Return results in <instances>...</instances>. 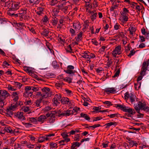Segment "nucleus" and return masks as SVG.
Instances as JSON below:
<instances>
[{
    "mask_svg": "<svg viewBox=\"0 0 149 149\" xmlns=\"http://www.w3.org/2000/svg\"><path fill=\"white\" fill-rule=\"evenodd\" d=\"M134 108L136 111L139 113L137 116L139 118H143L144 114L140 113V110H142L149 113V107L146 105L145 102L142 103L139 102L137 104H134Z\"/></svg>",
    "mask_w": 149,
    "mask_h": 149,
    "instance_id": "f257e3e1",
    "label": "nucleus"
},
{
    "mask_svg": "<svg viewBox=\"0 0 149 149\" xmlns=\"http://www.w3.org/2000/svg\"><path fill=\"white\" fill-rule=\"evenodd\" d=\"M61 102L63 104H67L70 106H71L72 105L71 101L67 97H61Z\"/></svg>",
    "mask_w": 149,
    "mask_h": 149,
    "instance_id": "2eb2a0df",
    "label": "nucleus"
},
{
    "mask_svg": "<svg viewBox=\"0 0 149 149\" xmlns=\"http://www.w3.org/2000/svg\"><path fill=\"white\" fill-rule=\"evenodd\" d=\"M42 99L40 98L36 100L35 102L36 104V106L37 107H39L41 106L40 104L42 102Z\"/></svg>",
    "mask_w": 149,
    "mask_h": 149,
    "instance_id": "4c0bfd02",
    "label": "nucleus"
},
{
    "mask_svg": "<svg viewBox=\"0 0 149 149\" xmlns=\"http://www.w3.org/2000/svg\"><path fill=\"white\" fill-rule=\"evenodd\" d=\"M3 129L5 131L8 133H10L11 134L14 133V131L10 128V127L8 125H7L4 127Z\"/></svg>",
    "mask_w": 149,
    "mask_h": 149,
    "instance_id": "5701e85b",
    "label": "nucleus"
},
{
    "mask_svg": "<svg viewBox=\"0 0 149 149\" xmlns=\"http://www.w3.org/2000/svg\"><path fill=\"white\" fill-rule=\"evenodd\" d=\"M55 134L54 133H51L45 135L46 141H50L51 139V137L54 136Z\"/></svg>",
    "mask_w": 149,
    "mask_h": 149,
    "instance_id": "bb28decb",
    "label": "nucleus"
},
{
    "mask_svg": "<svg viewBox=\"0 0 149 149\" xmlns=\"http://www.w3.org/2000/svg\"><path fill=\"white\" fill-rule=\"evenodd\" d=\"M128 30L130 32V34L133 36V34L135 33L136 31L135 28L133 26H130Z\"/></svg>",
    "mask_w": 149,
    "mask_h": 149,
    "instance_id": "473e14b6",
    "label": "nucleus"
},
{
    "mask_svg": "<svg viewBox=\"0 0 149 149\" xmlns=\"http://www.w3.org/2000/svg\"><path fill=\"white\" fill-rule=\"evenodd\" d=\"M90 53L88 51L84 52L83 53L81 54V56L84 58H87L88 55Z\"/></svg>",
    "mask_w": 149,
    "mask_h": 149,
    "instance_id": "ea45409f",
    "label": "nucleus"
},
{
    "mask_svg": "<svg viewBox=\"0 0 149 149\" xmlns=\"http://www.w3.org/2000/svg\"><path fill=\"white\" fill-rule=\"evenodd\" d=\"M122 17V21L124 22H126L128 21V18L126 15H121Z\"/></svg>",
    "mask_w": 149,
    "mask_h": 149,
    "instance_id": "09e8293b",
    "label": "nucleus"
},
{
    "mask_svg": "<svg viewBox=\"0 0 149 149\" xmlns=\"http://www.w3.org/2000/svg\"><path fill=\"white\" fill-rule=\"evenodd\" d=\"M73 27L76 30H79L81 28V25L79 21H76L73 23Z\"/></svg>",
    "mask_w": 149,
    "mask_h": 149,
    "instance_id": "a211bd4d",
    "label": "nucleus"
},
{
    "mask_svg": "<svg viewBox=\"0 0 149 149\" xmlns=\"http://www.w3.org/2000/svg\"><path fill=\"white\" fill-rule=\"evenodd\" d=\"M32 86H27L25 88L24 90L25 91H31L32 89Z\"/></svg>",
    "mask_w": 149,
    "mask_h": 149,
    "instance_id": "774afa93",
    "label": "nucleus"
},
{
    "mask_svg": "<svg viewBox=\"0 0 149 149\" xmlns=\"http://www.w3.org/2000/svg\"><path fill=\"white\" fill-rule=\"evenodd\" d=\"M72 79L70 77H67L65 78V79H64V80L69 83H72Z\"/></svg>",
    "mask_w": 149,
    "mask_h": 149,
    "instance_id": "13d9d810",
    "label": "nucleus"
},
{
    "mask_svg": "<svg viewBox=\"0 0 149 149\" xmlns=\"http://www.w3.org/2000/svg\"><path fill=\"white\" fill-rule=\"evenodd\" d=\"M36 95L38 96H41L42 98H45L47 97L46 95L43 94H42L40 92H37Z\"/></svg>",
    "mask_w": 149,
    "mask_h": 149,
    "instance_id": "0e129e2a",
    "label": "nucleus"
},
{
    "mask_svg": "<svg viewBox=\"0 0 149 149\" xmlns=\"http://www.w3.org/2000/svg\"><path fill=\"white\" fill-rule=\"evenodd\" d=\"M12 96L14 97L13 100L15 102L17 101L19 99L18 94L16 92H13Z\"/></svg>",
    "mask_w": 149,
    "mask_h": 149,
    "instance_id": "2f4dec72",
    "label": "nucleus"
},
{
    "mask_svg": "<svg viewBox=\"0 0 149 149\" xmlns=\"http://www.w3.org/2000/svg\"><path fill=\"white\" fill-rule=\"evenodd\" d=\"M135 53V51L134 49H132L130 51V53L128 55V56L131 57Z\"/></svg>",
    "mask_w": 149,
    "mask_h": 149,
    "instance_id": "052dcab7",
    "label": "nucleus"
},
{
    "mask_svg": "<svg viewBox=\"0 0 149 149\" xmlns=\"http://www.w3.org/2000/svg\"><path fill=\"white\" fill-rule=\"evenodd\" d=\"M129 144L130 146L132 147H133L134 146H135L137 147L138 144L136 142L132 140L130 141L129 143Z\"/></svg>",
    "mask_w": 149,
    "mask_h": 149,
    "instance_id": "79ce46f5",
    "label": "nucleus"
},
{
    "mask_svg": "<svg viewBox=\"0 0 149 149\" xmlns=\"http://www.w3.org/2000/svg\"><path fill=\"white\" fill-rule=\"evenodd\" d=\"M83 32L82 31L80 32L77 35V37H76L75 38L77 42L81 41L82 38V35Z\"/></svg>",
    "mask_w": 149,
    "mask_h": 149,
    "instance_id": "393cba45",
    "label": "nucleus"
},
{
    "mask_svg": "<svg viewBox=\"0 0 149 149\" xmlns=\"http://www.w3.org/2000/svg\"><path fill=\"white\" fill-rule=\"evenodd\" d=\"M115 107L116 108H118L120 109L121 110H122L124 111L126 106L124 105H121L120 104H115Z\"/></svg>",
    "mask_w": 149,
    "mask_h": 149,
    "instance_id": "a878e982",
    "label": "nucleus"
},
{
    "mask_svg": "<svg viewBox=\"0 0 149 149\" xmlns=\"http://www.w3.org/2000/svg\"><path fill=\"white\" fill-rule=\"evenodd\" d=\"M23 115V113L22 112H17L16 114V116L19 119L23 120L24 118Z\"/></svg>",
    "mask_w": 149,
    "mask_h": 149,
    "instance_id": "c85d7f7f",
    "label": "nucleus"
},
{
    "mask_svg": "<svg viewBox=\"0 0 149 149\" xmlns=\"http://www.w3.org/2000/svg\"><path fill=\"white\" fill-rule=\"evenodd\" d=\"M20 6L19 3L13 2L11 3L7 12V14L12 17H13L16 13V11Z\"/></svg>",
    "mask_w": 149,
    "mask_h": 149,
    "instance_id": "7ed1b4c3",
    "label": "nucleus"
},
{
    "mask_svg": "<svg viewBox=\"0 0 149 149\" xmlns=\"http://www.w3.org/2000/svg\"><path fill=\"white\" fill-rule=\"evenodd\" d=\"M58 22V20L57 18L55 17L52 20V24L53 25H56L57 24Z\"/></svg>",
    "mask_w": 149,
    "mask_h": 149,
    "instance_id": "864d4df0",
    "label": "nucleus"
},
{
    "mask_svg": "<svg viewBox=\"0 0 149 149\" xmlns=\"http://www.w3.org/2000/svg\"><path fill=\"white\" fill-rule=\"evenodd\" d=\"M10 95L5 90H0V107L3 108L4 106L5 100Z\"/></svg>",
    "mask_w": 149,
    "mask_h": 149,
    "instance_id": "39448f33",
    "label": "nucleus"
},
{
    "mask_svg": "<svg viewBox=\"0 0 149 149\" xmlns=\"http://www.w3.org/2000/svg\"><path fill=\"white\" fill-rule=\"evenodd\" d=\"M45 138V136L39 137L38 139V142L41 143L44 142V141H46Z\"/></svg>",
    "mask_w": 149,
    "mask_h": 149,
    "instance_id": "49530a36",
    "label": "nucleus"
},
{
    "mask_svg": "<svg viewBox=\"0 0 149 149\" xmlns=\"http://www.w3.org/2000/svg\"><path fill=\"white\" fill-rule=\"evenodd\" d=\"M123 11L121 13V15H126L129 13V11L125 8H123Z\"/></svg>",
    "mask_w": 149,
    "mask_h": 149,
    "instance_id": "37998d69",
    "label": "nucleus"
},
{
    "mask_svg": "<svg viewBox=\"0 0 149 149\" xmlns=\"http://www.w3.org/2000/svg\"><path fill=\"white\" fill-rule=\"evenodd\" d=\"M120 26L118 23H116L114 26V28L115 30H118L120 29Z\"/></svg>",
    "mask_w": 149,
    "mask_h": 149,
    "instance_id": "e2e57ef3",
    "label": "nucleus"
},
{
    "mask_svg": "<svg viewBox=\"0 0 149 149\" xmlns=\"http://www.w3.org/2000/svg\"><path fill=\"white\" fill-rule=\"evenodd\" d=\"M125 98L126 99H129L131 103H132L134 102L135 100V96L132 93H129L128 92H126L125 94Z\"/></svg>",
    "mask_w": 149,
    "mask_h": 149,
    "instance_id": "9b49d317",
    "label": "nucleus"
},
{
    "mask_svg": "<svg viewBox=\"0 0 149 149\" xmlns=\"http://www.w3.org/2000/svg\"><path fill=\"white\" fill-rule=\"evenodd\" d=\"M69 6H70L69 5L66 6L64 8H62L61 10L64 13L66 14L69 12L68 8Z\"/></svg>",
    "mask_w": 149,
    "mask_h": 149,
    "instance_id": "58836bf2",
    "label": "nucleus"
},
{
    "mask_svg": "<svg viewBox=\"0 0 149 149\" xmlns=\"http://www.w3.org/2000/svg\"><path fill=\"white\" fill-rule=\"evenodd\" d=\"M23 96L25 97H31V96L29 93V91H25V92H24V93Z\"/></svg>",
    "mask_w": 149,
    "mask_h": 149,
    "instance_id": "603ef678",
    "label": "nucleus"
},
{
    "mask_svg": "<svg viewBox=\"0 0 149 149\" xmlns=\"http://www.w3.org/2000/svg\"><path fill=\"white\" fill-rule=\"evenodd\" d=\"M17 106L16 103H13L9 106L6 109V114L9 116H11L13 115V112L12 111H14L17 109Z\"/></svg>",
    "mask_w": 149,
    "mask_h": 149,
    "instance_id": "0eeeda50",
    "label": "nucleus"
},
{
    "mask_svg": "<svg viewBox=\"0 0 149 149\" xmlns=\"http://www.w3.org/2000/svg\"><path fill=\"white\" fill-rule=\"evenodd\" d=\"M120 72V68L118 69V70L116 71V72L115 73L113 77V78H115L116 77H118L119 76V74Z\"/></svg>",
    "mask_w": 149,
    "mask_h": 149,
    "instance_id": "4d7b16f0",
    "label": "nucleus"
},
{
    "mask_svg": "<svg viewBox=\"0 0 149 149\" xmlns=\"http://www.w3.org/2000/svg\"><path fill=\"white\" fill-rule=\"evenodd\" d=\"M64 85V84L63 82L57 83L55 84V86L58 88L61 87L63 85Z\"/></svg>",
    "mask_w": 149,
    "mask_h": 149,
    "instance_id": "5fc2aeb1",
    "label": "nucleus"
},
{
    "mask_svg": "<svg viewBox=\"0 0 149 149\" xmlns=\"http://www.w3.org/2000/svg\"><path fill=\"white\" fill-rule=\"evenodd\" d=\"M147 70L149 71V58L147 61H144L142 63L140 73L141 75L138 77L136 79L137 82H140L139 81L142 80L143 77L145 75Z\"/></svg>",
    "mask_w": 149,
    "mask_h": 149,
    "instance_id": "20e7f679",
    "label": "nucleus"
},
{
    "mask_svg": "<svg viewBox=\"0 0 149 149\" xmlns=\"http://www.w3.org/2000/svg\"><path fill=\"white\" fill-rule=\"evenodd\" d=\"M106 48V47L104 46H103L100 49L99 52L100 53H103Z\"/></svg>",
    "mask_w": 149,
    "mask_h": 149,
    "instance_id": "bf43d9fd",
    "label": "nucleus"
},
{
    "mask_svg": "<svg viewBox=\"0 0 149 149\" xmlns=\"http://www.w3.org/2000/svg\"><path fill=\"white\" fill-rule=\"evenodd\" d=\"M41 34L43 36L48 38H49L50 40H52L53 38V37L52 36L53 34L52 33L49 31L47 29H43L42 32Z\"/></svg>",
    "mask_w": 149,
    "mask_h": 149,
    "instance_id": "6e6552de",
    "label": "nucleus"
},
{
    "mask_svg": "<svg viewBox=\"0 0 149 149\" xmlns=\"http://www.w3.org/2000/svg\"><path fill=\"white\" fill-rule=\"evenodd\" d=\"M74 69V66L72 65H69L68 66L66 70H64V71L67 74L74 75V74L77 72L76 71L72 70Z\"/></svg>",
    "mask_w": 149,
    "mask_h": 149,
    "instance_id": "f8f14e48",
    "label": "nucleus"
},
{
    "mask_svg": "<svg viewBox=\"0 0 149 149\" xmlns=\"http://www.w3.org/2000/svg\"><path fill=\"white\" fill-rule=\"evenodd\" d=\"M58 40L60 42H65V40L63 39V36H58Z\"/></svg>",
    "mask_w": 149,
    "mask_h": 149,
    "instance_id": "8fccbe9b",
    "label": "nucleus"
},
{
    "mask_svg": "<svg viewBox=\"0 0 149 149\" xmlns=\"http://www.w3.org/2000/svg\"><path fill=\"white\" fill-rule=\"evenodd\" d=\"M70 33L72 36H74L75 35V31L72 28L70 29Z\"/></svg>",
    "mask_w": 149,
    "mask_h": 149,
    "instance_id": "680f3d73",
    "label": "nucleus"
},
{
    "mask_svg": "<svg viewBox=\"0 0 149 149\" xmlns=\"http://www.w3.org/2000/svg\"><path fill=\"white\" fill-rule=\"evenodd\" d=\"M80 110V108L77 107H75L72 109L70 108L68 110H64L63 112L58 113V116L59 117L63 116H68L72 115H76Z\"/></svg>",
    "mask_w": 149,
    "mask_h": 149,
    "instance_id": "f03ea898",
    "label": "nucleus"
},
{
    "mask_svg": "<svg viewBox=\"0 0 149 149\" xmlns=\"http://www.w3.org/2000/svg\"><path fill=\"white\" fill-rule=\"evenodd\" d=\"M40 0H29V3L32 5H36L39 4L40 2Z\"/></svg>",
    "mask_w": 149,
    "mask_h": 149,
    "instance_id": "f704fd0d",
    "label": "nucleus"
},
{
    "mask_svg": "<svg viewBox=\"0 0 149 149\" xmlns=\"http://www.w3.org/2000/svg\"><path fill=\"white\" fill-rule=\"evenodd\" d=\"M22 110L25 112H26L30 110V107L24 106Z\"/></svg>",
    "mask_w": 149,
    "mask_h": 149,
    "instance_id": "69168bd1",
    "label": "nucleus"
},
{
    "mask_svg": "<svg viewBox=\"0 0 149 149\" xmlns=\"http://www.w3.org/2000/svg\"><path fill=\"white\" fill-rule=\"evenodd\" d=\"M61 135L64 139L68 138L69 135L67 134L66 133L63 132L61 133Z\"/></svg>",
    "mask_w": 149,
    "mask_h": 149,
    "instance_id": "338daca9",
    "label": "nucleus"
},
{
    "mask_svg": "<svg viewBox=\"0 0 149 149\" xmlns=\"http://www.w3.org/2000/svg\"><path fill=\"white\" fill-rule=\"evenodd\" d=\"M101 108H100L98 107H93V109L94 110L92 112L93 113H97L98 112H99V111H100L99 110L101 109Z\"/></svg>",
    "mask_w": 149,
    "mask_h": 149,
    "instance_id": "a18cd8bd",
    "label": "nucleus"
},
{
    "mask_svg": "<svg viewBox=\"0 0 149 149\" xmlns=\"http://www.w3.org/2000/svg\"><path fill=\"white\" fill-rule=\"evenodd\" d=\"M125 108L124 111V112L128 113H129L132 114V115H134L136 113V112L134 109L130 108L128 107H126Z\"/></svg>",
    "mask_w": 149,
    "mask_h": 149,
    "instance_id": "f3484780",
    "label": "nucleus"
},
{
    "mask_svg": "<svg viewBox=\"0 0 149 149\" xmlns=\"http://www.w3.org/2000/svg\"><path fill=\"white\" fill-rule=\"evenodd\" d=\"M120 72V68L118 69V70L116 71V72L115 73L113 77V78H115L116 77H118L119 76V74Z\"/></svg>",
    "mask_w": 149,
    "mask_h": 149,
    "instance_id": "6e6d98bb",
    "label": "nucleus"
},
{
    "mask_svg": "<svg viewBox=\"0 0 149 149\" xmlns=\"http://www.w3.org/2000/svg\"><path fill=\"white\" fill-rule=\"evenodd\" d=\"M42 91L43 92H44L43 94H44L46 95V96H47L48 94V92L50 91V89L47 87H45L43 88L42 89Z\"/></svg>",
    "mask_w": 149,
    "mask_h": 149,
    "instance_id": "c756f323",
    "label": "nucleus"
},
{
    "mask_svg": "<svg viewBox=\"0 0 149 149\" xmlns=\"http://www.w3.org/2000/svg\"><path fill=\"white\" fill-rule=\"evenodd\" d=\"M117 123L116 122H111L109 123H106L105 124V125L106 126L105 127L106 128H109L112 125H114L115 126L117 125Z\"/></svg>",
    "mask_w": 149,
    "mask_h": 149,
    "instance_id": "7c9ffc66",
    "label": "nucleus"
},
{
    "mask_svg": "<svg viewBox=\"0 0 149 149\" xmlns=\"http://www.w3.org/2000/svg\"><path fill=\"white\" fill-rule=\"evenodd\" d=\"M65 50H66L67 53H71L72 52V49L71 45H69L65 48Z\"/></svg>",
    "mask_w": 149,
    "mask_h": 149,
    "instance_id": "e433bc0d",
    "label": "nucleus"
},
{
    "mask_svg": "<svg viewBox=\"0 0 149 149\" xmlns=\"http://www.w3.org/2000/svg\"><path fill=\"white\" fill-rule=\"evenodd\" d=\"M81 143L78 141H76L73 142L72 143V146L71 147V149H76L75 148V147H78L80 145Z\"/></svg>",
    "mask_w": 149,
    "mask_h": 149,
    "instance_id": "412c9836",
    "label": "nucleus"
},
{
    "mask_svg": "<svg viewBox=\"0 0 149 149\" xmlns=\"http://www.w3.org/2000/svg\"><path fill=\"white\" fill-rule=\"evenodd\" d=\"M48 120L50 124L53 123L55 121V116L54 114H51V116L48 119Z\"/></svg>",
    "mask_w": 149,
    "mask_h": 149,
    "instance_id": "4be33fe9",
    "label": "nucleus"
},
{
    "mask_svg": "<svg viewBox=\"0 0 149 149\" xmlns=\"http://www.w3.org/2000/svg\"><path fill=\"white\" fill-rule=\"evenodd\" d=\"M38 122L43 123L47 121V117L45 115H42L40 116L37 118Z\"/></svg>",
    "mask_w": 149,
    "mask_h": 149,
    "instance_id": "dca6fc26",
    "label": "nucleus"
},
{
    "mask_svg": "<svg viewBox=\"0 0 149 149\" xmlns=\"http://www.w3.org/2000/svg\"><path fill=\"white\" fill-rule=\"evenodd\" d=\"M92 6L88 5V8H86V11L91 15V19L93 21L96 19L97 13L95 10H92Z\"/></svg>",
    "mask_w": 149,
    "mask_h": 149,
    "instance_id": "423d86ee",
    "label": "nucleus"
},
{
    "mask_svg": "<svg viewBox=\"0 0 149 149\" xmlns=\"http://www.w3.org/2000/svg\"><path fill=\"white\" fill-rule=\"evenodd\" d=\"M104 91L107 94H114L117 92L116 88L114 87L106 88L104 90Z\"/></svg>",
    "mask_w": 149,
    "mask_h": 149,
    "instance_id": "4468645a",
    "label": "nucleus"
},
{
    "mask_svg": "<svg viewBox=\"0 0 149 149\" xmlns=\"http://www.w3.org/2000/svg\"><path fill=\"white\" fill-rule=\"evenodd\" d=\"M61 98V94H58L55 95L54 98L52 99L54 105L56 106L59 105Z\"/></svg>",
    "mask_w": 149,
    "mask_h": 149,
    "instance_id": "1a4fd4ad",
    "label": "nucleus"
},
{
    "mask_svg": "<svg viewBox=\"0 0 149 149\" xmlns=\"http://www.w3.org/2000/svg\"><path fill=\"white\" fill-rule=\"evenodd\" d=\"M80 117L84 118L86 120L88 121H90V118L87 114L82 113L80 114Z\"/></svg>",
    "mask_w": 149,
    "mask_h": 149,
    "instance_id": "b1692460",
    "label": "nucleus"
},
{
    "mask_svg": "<svg viewBox=\"0 0 149 149\" xmlns=\"http://www.w3.org/2000/svg\"><path fill=\"white\" fill-rule=\"evenodd\" d=\"M46 45L47 47L50 51V52L51 53H52L54 52L53 50L52 49V47L51 44L49 42H47L46 43Z\"/></svg>",
    "mask_w": 149,
    "mask_h": 149,
    "instance_id": "c03bdc74",
    "label": "nucleus"
},
{
    "mask_svg": "<svg viewBox=\"0 0 149 149\" xmlns=\"http://www.w3.org/2000/svg\"><path fill=\"white\" fill-rule=\"evenodd\" d=\"M61 0H60L59 1L60 3H59L57 6V7H58V9L60 10H61L65 6V5H66V4L67 3L69 2L68 1L66 2V1H63L61 2Z\"/></svg>",
    "mask_w": 149,
    "mask_h": 149,
    "instance_id": "6ab92c4d",
    "label": "nucleus"
},
{
    "mask_svg": "<svg viewBox=\"0 0 149 149\" xmlns=\"http://www.w3.org/2000/svg\"><path fill=\"white\" fill-rule=\"evenodd\" d=\"M52 65L53 67L55 68H58L59 67L58 64L57 63L56 60L54 61L52 63Z\"/></svg>",
    "mask_w": 149,
    "mask_h": 149,
    "instance_id": "3c124183",
    "label": "nucleus"
},
{
    "mask_svg": "<svg viewBox=\"0 0 149 149\" xmlns=\"http://www.w3.org/2000/svg\"><path fill=\"white\" fill-rule=\"evenodd\" d=\"M121 47L120 46H118L116 47L115 49L112 51V55L115 57H116L117 54L119 55L121 54Z\"/></svg>",
    "mask_w": 149,
    "mask_h": 149,
    "instance_id": "ddd939ff",
    "label": "nucleus"
},
{
    "mask_svg": "<svg viewBox=\"0 0 149 149\" xmlns=\"http://www.w3.org/2000/svg\"><path fill=\"white\" fill-rule=\"evenodd\" d=\"M29 121L31 123H34V124H36L38 123L37 118H34L32 117L29 118Z\"/></svg>",
    "mask_w": 149,
    "mask_h": 149,
    "instance_id": "c9c22d12",
    "label": "nucleus"
},
{
    "mask_svg": "<svg viewBox=\"0 0 149 149\" xmlns=\"http://www.w3.org/2000/svg\"><path fill=\"white\" fill-rule=\"evenodd\" d=\"M141 32L142 33L145 35L146 36V38L147 39H149V31L147 32L146 31L144 27H143L141 29Z\"/></svg>",
    "mask_w": 149,
    "mask_h": 149,
    "instance_id": "aec40b11",
    "label": "nucleus"
},
{
    "mask_svg": "<svg viewBox=\"0 0 149 149\" xmlns=\"http://www.w3.org/2000/svg\"><path fill=\"white\" fill-rule=\"evenodd\" d=\"M26 8H24L20 11V13H16L15 15L13 17L16 18L19 17L20 18V21H22L23 19V17H25V16L26 13Z\"/></svg>",
    "mask_w": 149,
    "mask_h": 149,
    "instance_id": "9d476101",
    "label": "nucleus"
},
{
    "mask_svg": "<svg viewBox=\"0 0 149 149\" xmlns=\"http://www.w3.org/2000/svg\"><path fill=\"white\" fill-rule=\"evenodd\" d=\"M141 82H138L134 84V88L136 90H139L141 86Z\"/></svg>",
    "mask_w": 149,
    "mask_h": 149,
    "instance_id": "a19ab883",
    "label": "nucleus"
},
{
    "mask_svg": "<svg viewBox=\"0 0 149 149\" xmlns=\"http://www.w3.org/2000/svg\"><path fill=\"white\" fill-rule=\"evenodd\" d=\"M43 10L44 9L42 8H38L37 11H36V13L38 16L42 15V14H43Z\"/></svg>",
    "mask_w": 149,
    "mask_h": 149,
    "instance_id": "cd10ccee",
    "label": "nucleus"
},
{
    "mask_svg": "<svg viewBox=\"0 0 149 149\" xmlns=\"http://www.w3.org/2000/svg\"><path fill=\"white\" fill-rule=\"evenodd\" d=\"M58 2V0H51L50 4L52 6H54L57 4Z\"/></svg>",
    "mask_w": 149,
    "mask_h": 149,
    "instance_id": "de8ad7c7",
    "label": "nucleus"
},
{
    "mask_svg": "<svg viewBox=\"0 0 149 149\" xmlns=\"http://www.w3.org/2000/svg\"><path fill=\"white\" fill-rule=\"evenodd\" d=\"M91 5L94 8H96L98 6L97 1V0H91L90 2Z\"/></svg>",
    "mask_w": 149,
    "mask_h": 149,
    "instance_id": "72a5a7b5",
    "label": "nucleus"
}]
</instances>
